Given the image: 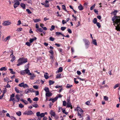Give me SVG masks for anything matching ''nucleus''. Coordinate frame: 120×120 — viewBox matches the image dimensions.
<instances>
[{"label":"nucleus","mask_w":120,"mask_h":120,"mask_svg":"<svg viewBox=\"0 0 120 120\" xmlns=\"http://www.w3.org/2000/svg\"><path fill=\"white\" fill-rule=\"evenodd\" d=\"M83 40L85 43L86 49L88 48L89 46L90 45V42L87 39H83Z\"/></svg>","instance_id":"obj_5"},{"label":"nucleus","mask_w":120,"mask_h":120,"mask_svg":"<svg viewBox=\"0 0 120 120\" xmlns=\"http://www.w3.org/2000/svg\"><path fill=\"white\" fill-rule=\"evenodd\" d=\"M78 8L79 10L81 11L84 8L82 5L81 4L78 6Z\"/></svg>","instance_id":"obj_15"},{"label":"nucleus","mask_w":120,"mask_h":120,"mask_svg":"<svg viewBox=\"0 0 120 120\" xmlns=\"http://www.w3.org/2000/svg\"><path fill=\"white\" fill-rule=\"evenodd\" d=\"M116 23L117 24V26L115 25V26L116 27V29L117 31H120V17L119 19H118L116 21Z\"/></svg>","instance_id":"obj_3"},{"label":"nucleus","mask_w":120,"mask_h":120,"mask_svg":"<svg viewBox=\"0 0 120 120\" xmlns=\"http://www.w3.org/2000/svg\"><path fill=\"white\" fill-rule=\"evenodd\" d=\"M55 34L57 36L59 35H60L63 37H64V35L62 33L60 32H56L55 33Z\"/></svg>","instance_id":"obj_14"},{"label":"nucleus","mask_w":120,"mask_h":120,"mask_svg":"<svg viewBox=\"0 0 120 120\" xmlns=\"http://www.w3.org/2000/svg\"><path fill=\"white\" fill-rule=\"evenodd\" d=\"M77 109L78 111V114H83V112L82 109L79 107H77Z\"/></svg>","instance_id":"obj_7"},{"label":"nucleus","mask_w":120,"mask_h":120,"mask_svg":"<svg viewBox=\"0 0 120 120\" xmlns=\"http://www.w3.org/2000/svg\"><path fill=\"white\" fill-rule=\"evenodd\" d=\"M95 6V4H94L93 6H91L90 8V10H92L94 8Z\"/></svg>","instance_id":"obj_40"},{"label":"nucleus","mask_w":120,"mask_h":120,"mask_svg":"<svg viewBox=\"0 0 120 120\" xmlns=\"http://www.w3.org/2000/svg\"><path fill=\"white\" fill-rule=\"evenodd\" d=\"M96 24L97 26L98 27V28H100L101 27V25L99 22H97L96 23Z\"/></svg>","instance_id":"obj_33"},{"label":"nucleus","mask_w":120,"mask_h":120,"mask_svg":"<svg viewBox=\"0 0 120 120\" xmlns=\"http://www.w3.org/2000/svg\"><path fill=\"white\" fill-rule=\"evenodd\" d=\"M86 120H90V116H88L86 118Z\"/></svg>","instance_id":"obj_59"},{"label":"nucleus","mask_w":120,"mask_h":120,"mask_svg":"<svg viewBox=\"0 0 120 120\" xmlns=\"http://www.w3.org/2000/svg\"><path fill=\"white\" fill-rule=\"evenodd\" d=\"M118 11L117 10H115L113 11L111 13V14L113 15L114 16L112 18V20L113 22L114 23V25L115 26L116 24H117L116 23V21L117 19H119L120 16H116V14L117 13Z\"/></svg>","instance_id":"obj_1"},{"label":"nucleus","mask_w":120,"mask_h":120,"mask_svg":"<svg viewBox=\"0 0 120 120\" xmlns=\"http://www.w3.org/2000/svg\"><path fill=\"white\" fill-rule=\"evenodd\" d=\"M21 7L23 8V9L25 8L26 6L23 3H21L20 4Z\"/></svg>","instance_id":"obj_21"},{"label":"nucleus","mask_w":120,"mask_h":120,"mask_svg":"<svg viewBox=\"0 0 120 120\" xmlns=\"http://www.w3.org/2000/svg\"><path fill=\"white\" fill-rule=\"evenodd\" d=\"M6 70L7 69L5 67H3L1 68L0 69V70L1 71H2L3 70L6 71Z\"/></svg>","instance_id":"obj_30"},{"label":"nucleus","mask_w":120,"mask_h":120,"mask_svg":"<svg viewBox=\"0 0 120 120\" xmlns=\"http://www.w3.org/2000/svg\"><path fill=\"white\" fill-rule=\"evenodd\" d=\"M20 4V3L19 1H18L16 3H15L14 4V8H17L18 6Z\"/></svg>","instance_id":"obj_10"},{"label":"nucleus","mask_w":120,"mask_h":120,"mask_svg":"<svg viewBox=\"0 0 120 120\" xmlns=\"http://www.w3.org/2000/svg\"><path fill=\"white\" fill-rule=\"evenodd\" d=\"M8 79H9L8 78L6 77L4 79V81L5 82H7V81H8Z\"/></svg>","instance_id":"obj_61"},{"label":"nucleus","mask_w":120,"mask_h":120,"mask_svg":"<svg viewBox=\"0 0 120 120\" xmlns=\"http://www.w3.org/2000/svg\"><path fill=\"white\" fill-rule=\"evenodd\" d=\"M15 89L16 92L18 93H20V91H19L17 87H15Z\"/></svg>","instance_id":"obj_29"},{"label":"nucleus","mask_w":120,"mask_h":120,"mask_svg":"<svg viewBox=\"0 0 120 120\" xmlns=\"http://www.w3.org/2000/svg\"><path fill=\"white\" fill-rule=\"evenodd\" d=\"M29 93V89H27L25 90L24 93L26 94Z\"/></svg>","instance_id":"obj_58"},{"label":"nucleus","mask_w":120,"mask_h":120,"mask_svg":"<svg viewBox=\"0 0 120 120\" xmlns=\"http://www.w3.org/2000/svg\"><path fill=\"white\" fill-rule=\"evenodd\" d=\"M10 38V36H8L7 37L4 39V41H7L8 40V39Z\"/></svg>","instance_id":"obj_47"},{"label":"nucleus","mask_w":120,"mask_h":120,"mask_svg":"<svg viewBox=\"0 0 120 120\" xmlns=\"http://www.w3.org/2000/svg\"><path fill=\"white\" fill-rule=\"evenodd\" d=\"M20 96H22L24 94V93L21 91H20Z\"/></svg>","instance_id":"obj_54"},{"label":"nucleus","mask_w":120,"mask_h":120,"mask_svg":"<svg viewBox=\"0 0 120 120\" xmlns=\"http://www.w3.org/2000/svg\"><path fill=\"white\" fill-rule=\"evenodd\" d=\"M19 106L20 108H22L24 106L22 104L20 103L19 104Z\"/></svg>","instance_id":"obj_45"},{"label":"nucleus","mask_w":120,"mask_h":120,"mask_svg":"<svg viewBox=\"0 0 120 120\" xmlns=\"http://www.w3.org/2000/svg\"><path fill=\"white\" fill-rule=\"evenodd\" d=\"M27 100L30 103H31L32 102V101L30 98H28L27 99Z\"/></svg>","instance_id":"obj_63"},{"label":"nucleus","mask_w":120,"mask_h":120,"mask_svg":"<svg viewBox=\"0 0 120 120\" xmlns=\"http://www.w3.org/2000/svg\"><path fill=\"white\" fill-rule=\"evenodd\" d=\"M49 52L51 54V55H53V52L52 50L51 49L50 51H49Z\"/></svg>","instance_id":"obj_39"},{"label":"nucleus","mask_w":120,"mask_h":120,"mask_svg":"<svg viewBox=\"0 0 120 120\" xmlns=\"http://www.w3.org/2000/svg\"><path fill=\"white\" fill-rule=\"evenodd\" d=\"M54 38H53L52 37H49L50 40L52 41H54Z\"/></svg>","instance_id":"obj_35"},{"label":"nucleus","mask_w":120,"mask_h":120,"mask_svg":"<svg viewBox=\"0 0 120 120\" xmlns=\"http://www.w3.org/2000/svg\"><path fill=\"white\" fill-rule=\"evenodd\" d=\"M27 61L28 60L27 58H25L23 57L20 58L18 60V64H17V66H19L23 64L26 63Z\"/></svg>","instance_id":"obj_2"},{"label":"nucleus","mask_w":120,"mask_h":120,"mask_svg":"<svg viewBox=\"0 0 120 120\" xmlns=\"http://www.w3.org/2000/svg\"><path fill=\"white\" fill-rule=\"evenodd\" d=\"M10 117L11 119H13V120H16V118L13 116H10Z\"/></svg>","instance_id":"obj_57"},{"label":"nucleus","mask_w":120,"mask_h":120,"mask_svg":"<svg viewBox=\"0 0 120 120\" xmlns=\"http://www.w3.org/2000/svg\"><path fill=\"white\" fill-rule=\"evenodd\" d=\"M38 31L40 32H42L43 31V30L41 28H39L38 26Z\"/></svg>","instance_id":"obj_31"},{"label":"nucleus","mask_w":120,"mask_h":120,"mask_svg":"<svg viewBox=\"0 0 120 120\" xmlns=\"http://www.w3.org/2000/svg\"><path fill=\"white\" fill-rule=\"evenodd\" d=\"M58 50L60 53H63V49L61 48H59L58 49Z\"/></svg>","instance_id":"obj_32"},{"label":"nucleus","mask_w":120,"mask_h":120,"mask_svg":"<svg viewBox=\"0 0 120 120\" xmlns=\"http://www.w3.org/2000/svg\"><path fill=\"white\" fill-rule=\"evenodd\" d=\"M62 8L63 9L66 11H67L66 9V7L64 5H62Z\"/></svg>","instance_id":"obj_34"},{"label":"nucleus","mask_w":120,"mask_h":120,"mask_svg":"<svg viewBox=\"0 0 120 120\" xmlns=\"http://www.w3.org/2000/svg\"><path fill=\"white\" fill-rule=\"evenodd\" d=\"M23 102L25 103V105H27L28 103V101L25 100H24V101H23Z\"/></svg>","instance_id":"obj_56"},{"label":"nucleus","mask_w":120,"mask_h":120,"mask_svg":"<svg viewBox=\"0 0 120 120\" xmlns=\"http://www.w3.org/2000/svg\"><path fill=\"white\" fill-rule=\"evenodd\" d=\"M8 70L11 71L10 73L12 74H15V72L13 71V70L11 68H9Z\"/></svg>","instance_id":"obj_24"},{"label":"nucleus","mask_w":120,"mask_h":120,"mask_svg":"<svg viewBox=\"0 0 120 120\" xmlns=\"http://www.w3.org/2000/svg\"><path fill=\"white\" fill-rule=\"evenodd\" d=\"M15 97H16V98L18 100V101H17L18 102L20 100V98L19 97V95L18 94H17L15 95Z\"/></svg>","instance_id":"obj_28"},{"label":"nucleus","mask_w":120,"mask_h":120,"mask_svg":"<svg viewBox=\"0 0 120 120\" xmlns=\"http://www.w3.org/2000/svg\"><path fill=\"white\" fill-rule=\"evenodd\" d=\"M11 23L9 21H4L3 23H2V25L5 26L9 25H10Z\"/></svg>","instance_id":"obj_6"},{"label":"nucleus","mask_w":120,"mask_h":120,"mask_svg":"<svg viewBox=\"0 0 120 120\" xmlns=\"http://www.w3.org/2000/svg\"><path fill=\"white\" fill-rule=\"evenodd\" d=\"M55 27V26H54L53 25H52L51 27V28H50V30L51 31H52L54 30V29Z\"/></svg>","instance_id":"obj_42"},{"label":"nucleus","mask_w":120,"mask_h":120,"mask_svg":"<svg viewBox=\"0 0 120 120\" xmlns=\"http://www.w3.org/2000/svg\"><path fill=\"white\" fill-rule=\"evenodd\" d=\"M48 119V118L46 117H44L43 118L42 120H47Z\"/></svg>","instance_id":"obj_64"},{"label":"nucleus","mask_w":120,"mask_h":120,"mask_svg":"<svg viewBox=\"0 0 120 120\" xmlns=\"http://www.w3.org/2000/svg\"><path fill=\"white\" fill-rule=\"evenodd\" d=\"M26 11H27V12L29 14H30L31 13H32L31 12V11H30V10H29V9H26Z\"/></svg>","instance_id":"obj_38"},{"label":"nucleus","mask_w":120,"mask_h":120,"mask_svg":"<svg viewBox=\"0 0 120 120\" xmlns=\"http://www.w3.org/2000/svg\"><path fill=\"white\" fill-rule=\"evenodd\" d=\"M104 99L106 101H107L108 100V98L106 96H104Z\"/></svg>","instance_id":"obj_44"},{"label":"nucleus","mask_w":120,"mask_h":120,"mask_svg":"<svg viewBox=\"0 0 120 120\" xmlns=\"http://www.w3.org/2000/svg\"><path fill=\"white\" fill-rule=\"evenodd\" d=\"M45 116L44 113H41L39 112H38V119H39V117L40 116L41 118L44 117Z\"/></svg>","instance_id":"obj_8"},{"label":"nucleus","mask_w":120,"mask_h":120,"mask_svg":"<svg viewBox=\"0 0 120 120\" xmlns=\"http://www.w3.org/2000/svg\"><path fill=\"white\" fill-rule=\"evenodd\" d=\"M50 114L51 115H52L54 116H55L56 115V114L54 112H53L52 110H51L50 112Z\"/></svg>","instance_id":"obj_16"},{"label":"nucleus","mask_w":120,"mask_h":120,"mask_svg":"<svg viewBox=\"0 0 120 120\" xmlns=\"http://www.w3.org/2000/svg\"><path fill=\"white\" fill-rule=\"evenodd\" d=\"M73 86L72 85H70L69 84H68L67 85V86H66V88H71Z\"/></svg>","instance_id":"obj_25"},{"label":"nucleus","mask_w":120,"mask_h":120,"mask_svg":"<svg viewBox=\"0 0 120 120\" xmlns=\"http://www.w3.org/2000/svg\"><path fill=\"white\" fill-rule=\"evenodd\" d=\"M49 85H51L53 84L54 83V82L52 81L51 80H50L49 81Z\"/></svg>","instance_id":"obj_20"},{"label":"nucleus","mask_w":120,"mask_h":120,"mask_svg":"<svg viewBox=\"0 0 120 120\" xmlns=\"http://www.w3.org/2000/svg\"><path fill=\"white\" fill-rule=\"evenodd\" d=\"M15 56H13V57L12 58L11 60V62H13V61L15 60Z\"/></svg>","instance_id":"obj_36"},{"label":"nucleus","mask_w":120,"mask_h":120,"mask_svg":"<svg viewBox=\"0 0 120 120\" xmlns=\"http://www.w3.org/2000/svg\"><path fill=\"white\" fill-rule=\"evenodd\" d=\"M30 43V42H26V44L28 46H29L31 45Z\"/></svg>","instance_id":"obj_52"},{"label":"nucleus","mask_w":120,"mask_h":120,"mask_svg":"<svg viewBox=\"0 0 120 120\" xmlns=\"http://www.w3.org/2000/svg\"><path fill=\"white\" fill-rule=\"evenodd\" d=\"M20 73L21 75H24L26 74L28 75H31V73L30 72V71L27 68L24 70L21 71H20Z\"/></svg>","instance_id":"obj_4"},{"label":"nucleus","mask_w":120,"mask_h":120,"mask_svg":"<svg viewBox=\"0 0 120 120\" xmlns=\"http://www.w3.org/2000/svg\"><path fill=\"white\" fill-rule=\"evenodd\" d=\"M63 70L62 68L61 67H60L58 69L57 71V73L61 72Z\"/></svg>","instance_id":"obj_18"},{"label":"nucleus","mask_w":120,"mask_h":120,"mask_svg":"<svg viewBox=\"0 0 120 120\" xmlns=\"http://www.w3.org/2000/svg\"><path fill=\"white\" fill-rule=\"evenodd\" d=\"M66 27H62L61 28V30L62 31H64L66 29Z\"/></svg>","instance_id":"obj_48"},{"label":"nucleus","mask_w":120,"mask_h":120,"mask_svg":"<svg viewBox=\"0 0 120 120\" xmlns=\"http://www.w3.org/2000/svg\"><path fill=\"white\" fill-rule=\"evenodd\" d=\"M76 78H74V80L75 83L76 84H77L79 83V82L77 81H76Z\"/></svg>","instance_id":"obj_41"},{"label":"nucleus","mask_w":120,"mask_h":120,"mask_svg":"<svg viewBox=\"0 0 120 120\" xmlns=\"http://www.w3.org/2000/svg\"><path fill=\"white\" fill-rule=\"evenodd\" d=\"M32 105L33 107H34L36 108L38 107V105L36 104H33Z\"/></svg>","instance_id":"obj_53"},{"label":"nucleus","mask_w":120,"mask_h":120,"mask_svg":"<svg viewBox=\"0 0 120 120\" xmlns=\"http://www.w3.org/2000/svg\"><path fill=\"white\" fill-rule=\"evenodd\" d=\"M23 85H24V83L23 82L19 84V86L20 87H23Z\"/></svg>","instance_id":"obj_46"},{"label":"nucleus","mask_w":120,"mask_h":120,"mask_svg":"<svg viewBox=\"0 0 120 120\" xmlns=\"http://www.w3.org/2000/svg\"><path fill=\"white\" fill-rule=\"evenodd\" d=\"M52 95V94L49 91V92H46L45 93V95L46 96V99L48 98V97H49Z\"/></svg>","instance_id":"obj_9"},{"label":"nucleus","mask_w":120,"mask_h":120,"mask_svg":"<svg viewBox=\"0 0 120 120\" xmlns=\"http://www.w3.org/2000/svg\"><path fill=\"white\" fill-rule=\"evenodd\" d=\"M21 24V21L20 20H19L18 22V24L17 25H19Z\"/></svg>","instance_id":"obj_60"},{"label":"nucleus","mask_w":120,"mask_h":120,"mask_svg":"<svg viewBox=\"0 0 120 120\" xmlns=\"http://www.w3.org/2000/svg\"><path fill=\"white\" fill-rule=\"evenodd\" d=\"M23 87L24 88H26L28 87V86L26 84H24V85H23Z\"/></svg>","instance_id":"obj_43"},{"label":"nucleus","mask_w":120,"mask_h":120,"mask_svg":"<svg viewBox=\"0 0 120 120\" xmlns=\"http://www.w3.org/2000/svg\"><path fill=\"white\" fill-rule=\"evenodd\" d=\"M119 84H116L115 86H114L113 87V88L114 89H116V88L118 87L119 86Z\"/></svg>","instance_id":"obj_49"},{"label":"nucleus","mask_w":120,"mask_h":120,"mask_svg":"<svg viewBox=\"0 0 120 120\" xmlns=\"http://www.w3.org/2000/svg\"><path fill=\"white\" fill-rule=\"evenodd\" d=\"M61 74H58L56 76V78H61Z\"/></svg>","instance_id":"obj_26"},{"label":"nucleus","mask_w":120,"mask_h":120,"mask_svg":"<svg viewBox=\"0 0 120 120\" xmlns=\"http://www.w3.org/2000/svg\"><path fill=\"white\" fill-rule=\"evenodd\" d=\"M22 30V28H19L17 29V30L18 31H21Z\"/></svg>","instance_id":"obj_62"},{"label":"nucleus","mask_w":120,"mask_h":120,"mask_svg":"<svg viewBox=\"0 0 120 120\" xmlns=\"http://www.w3.org/2000/svg\"><path fill=\"white\" fill-rule=\"evenodd\" d=\"M93 22L94 24H95L97 22V19L96 18H94V19L93 20Z\"/></svg>","instance_id":"obj_27"},{"label":"nucleus","mask_w":120,"mask_h":120,"mask_svg":"<svg viewBox=\"0 0 120 120\" xmlns=\"http://www.w3.org/2000/svg\"><path fill=\"white\" fill-rule=\"evenodd\" d=\"M44 77L46 79H47L49 78L48 74L47 73H46L44 74Z\"/></svg>","instance_id":"obj_22"},{"label":"nucleus","mask_w":120,"mask_h":120,"mask_svg":"<svg viewBox=\"0 0 120 120\" xmlns=\"http://www.w3.org/2000/svg\"><path fill=\"white\" fill-rule=\"evenodd\" d=\"M66 104H67L66 101H63V105L64 106H66Z\"/></svg>","instance_id":"obj_51"},{"label":"nucleus","mask_w":120,"mask_h":120,"mask_svg":"<svg viewBox=\"0 0 120 120\" xmlns=\"http://www.w3.org/2000/svg\"><path fill=\"white\" fill-rule=\"evenodd\" d=\"M71 106V102H67V107H70Z\"/></svg>","instance_id":"obj_19"},{"label":"nucleus","mask_w":120,"mask_h":120,"mask_svg":"<svg viewBox=\"0 0 120 120\" xmlns=\"http://www.w3.org/2000/svg\"><path fill=\"white\" fill-rule=\"evenodd\" d=\"M37 39V38L36 37H34V38H30L29 41L30 43H32L34 41L36 40Z\"/></svg>","instance_id":"obj_12"},{"label":"nucleus","mask_w":120,"mask_h":120,"mask_svg":"<svg viewBox=\"0 0 120 120\" xmlns=\"http://www.w3.org/2000/svg\"><path fill=\"white\" fill-rule=\"evenodd\" d=\"M44 90L46 92H49L50 91L49 88L47 87H45Z\"/></svg>","instance_id":"obj_17"},{"label":"nucleus","mask_w":120,"mask_h":120,"mask_svg":"<svg viewBox=\"0 0 120 120\" xmlns=\"http://www.w3.org/2000/svg\"><path fill=\"white\" fill-rule=\"evenodd\" d=\"M16 114L19 116H20L21 115V112L20 111H19L18 112L16 113Z\"/></svg>","instance_id":"obj_37"},{"label":"nucleus","mask_w":120,"mask_h":120,"mask_svg":"<svg viewBox=\"0 0 120 120\" xmlns=\"http://www.w3.org/2000/svg\"><path fill=\"white\" fill-rule=\"evenodd\" d=\"M33 113V112L32 111L30 110L28 111L27 112H25V114H27V115H31Z\"/></svg>","instance_id":"obj_13"},{"label":"nucleus","mask_w":120,"mask_h":120,"mask_svg":"<svg viewBox=\"0 0 120 120\" xmlns=\"http://www.w3.org/2000/svg\"><path fill=\"white\" fill-rule=\"evenodd\" d=\"M29 93L30 92H35V94L36 95H38V91H35L32 88H30L29 89Z\"/></svg>","instance_id":"obj_11"},{"label":"nucleus","mask_w":120,"mask_h":120,"mask_svg":"<svg viewBox=\"0 0 120 120\" xmlns=\"http://www.w3.org/2000/svg\"><path fill=\"white\" fill-rule=\"evenodd\" d=\"M92 42L93 44L96 45H97V43L96 42V39L93 40L92 41Z\"/></svg>","instance_id":"obj_23"},{"label":"nucleus","mask_w":120,"mask_h":120,"mask_svg":"<svg viewBox=\"0 0 120 120\" xmlns=\"http://www.w3.org/2000/svg\"><path fill=\"white\" fill-rule=\"evenodd\" d=\"M67 31H68V32L69 34H71L72 33V32L71 31V30L69 28H68V29L67 30Z\"/></svg>","instance_id":"obj_50"},{"label":"nucleus","mask_w":120,"mask_h":120,"mask_svg":"<svg viewBox=\"0 0 120 120\" xmlns=\"http://www.w3.org/2000/svg\"><path fill=\"white\" fill-rule=\"evenodd\" d=\"M15 98H10L9 100V101H15Z\"/></svg>","instance_id":"obj_55"}]
</instances>
